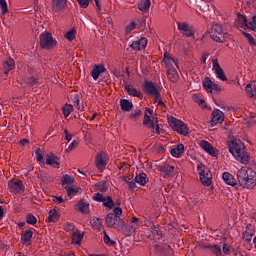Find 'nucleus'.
<instances>
[{
  "label": "nucleus",
  "instance_id": "6e6552de",
  "mask_svg": "<svg viewBox=\"0 0 256 256\" xmlns=\"http://www.w3.org/2000/svg\"><path fill=\"white\" fill-rule=\"evenodd\" d=\"M92 199L93 201H97V203H103V206L108 209H113L115 207V202L111 196H104L98 192L92 197Z\"/></svg>",
  "mask_w": 256,
  "mask_h": 256
},
{
  "label": "nucleus",
  "instance_id": "a211bd4d",
  "mask_svg": "<svg viewBox=\"0 0 256 256\" xmlns=\"http://www.w3.org/2000/svg\"><path fill=\"white\" fill-rule=\"evenodd\" d=\"M222 179L226 185H230L231 187H234V189L239 190V184L237 183V179H235V176L229 172H224L222 174Z\"/></svg>",
  "mask_w": 256,
  "mask_h": 256
},
{
  "label": "nucleus",
  "instance_id": "052dcab7",
  "mask_svg": "<svg viewBox=\"0 0 256 256\" xmlns=\"http://www.w3.org/2000/svg\"><path fill=\"white\" fill-rule=\"evenodd\" d=\"M245 91L247 93V95H249V97H251L253 99V93L251 91H255V89H253V84L249 83L246 85L245 87Z\"/></svg>",
  "mask_w": 256,
  "mask_h": 256
},
{
  "label": "nucleus",
  "instance_id": "4d7b16f0",
  "mask_svg": "<svg viewBox=\"0 0 256 256\" xmlns=\"http://www.w3.org/2000/svg\"><path fill=\"white\" fill-rule=\"evenodd\" d=\"M77 147H79V141L73 140L69 147L66 149V153H71V151H74V149H77Z\"/></svg>",
  "mask_w": 256,
  "mask_h": 256
},
{
  "label": "nucleus",
  "instance_id": "e433bc0d",
  "mask_svg": "<svg viewBox=\"0 0 256 256\" xmlns=\"http://www.w3.org/2000/svg\"><path fill=\"white\" fill-rule=\"evenodd\" d=\"M120 107H121L122 111L129 112V111H131V109H133V103L127 99H121Z\"/></svg>",
  "mask_w": 256,
  "mask_h": 256
},
{
  "label": "nucleus",
  "instance_id": "58836bf2",
  "mask_svg": "<svg viewBox=\"0 0 256 256\" xmlns=\"http://www.w3.org/2000/svg\"><path fill=\"white\" fill-rule=\"evenodd\" d=\"M81 96L79 94L74 95L73 97V102H74V107L78 109V111H85V106L81 104Z\"/></svg>",
  "mask_w": 256,
  "mask_h": 256
},
{
  "label": "nucleus",
  "instance_id": "49530a36",
  "mask_svg": "<svg viewBox=\"0 0 256 256\" xmlns=\"http://www.w3.org/2000/svg\"><path fill=\"white\" fill-rule=\"evenodd\" d=\"M107 215H112V218L121 219V215H123V209L117 206L113 209V213H108Z\"/></svg>",
  "mask_w": 256,
  "mask_h": 256
},
{
  "label": "nucleus",
  "instance_id": "6e6d98bb",
  "mask_svg": "<svg viewBox=\"0 0 256 256\" xmlns=\"http://www.w3.org/2000/svg\"><path fill=\"white\" fill-rule=\"evenodd\" d=\"M0 9L2 11V15L9 13V8L7 7V1L0 0Z\"/></svg>",
  "mask_w": 256,
  "mask_h": 256
},
{
  "label": "nucleus",
  "instance_id": "f3484780",
  "mask_svg": "<svg viewBox=\"0 0 256 256\" xmlns=\"http://www.w3.org/2000/svg\"><path fill=\"white\" fill-rule=\"evenodd\" d=\"M169 251H171V246L169 244L160 243L154 245V253L157 256H167Z\"/></svg>",
  "mask_w": 256,
  "mask_h": 256
},
{
  "label": "nucleus",
  "instance_id": "9b49d317",
  "mask_svg": "<svg viewBox=\"0 0 256 256\" xmlns=\"http://www.w3.org/2000/svg\"><path fill=\"white\" fill-rule=\"evenodd\" d=\"M178 30L184 37H195V30L187 22H177Z\"/></svg>",
  "mask_w": 256,
  "mask_h": 256
},
{
  "label": "nucleus",
  "instance_id": "c756f323",
  "mask_svg": "<svg viewBox=\"0 0 256 256\" xmlns=\"http://www.w3.org/2000/svg\"><path fill=\"white\" fill-rule=\"evenodd\" d=\"M166 75L172 83H177L179 81V73L177 72V68L166 70Z\"/></svg>",
  "mask_w": 256,
  "mask_h": 256
},
{
  "label": "nucleus",
  "instance_id": "09e8293b",
  "mask_svg": "<svg viewBox=\"0 0 256 256\" xmlns=\"http://www.w3.org/2000/svg\"><path fill=\"white\" fill-rule=\"evenodd\" d=\"M243 37H245L249 43V45L251 47H255L256 46V41L255 38H253V36L247 32H242Z\"/></svg>",
  "mask_w": 256,
  "mask_h": 256
},
{
  "label": "nucleus",
  "instance_id": "c03bdc74",
  "mask_svg": "<svg viewBox=\"0 0 256 256\" xmlns=\"http://www.w3.org/2000/svg\"><path fill=\"white\" fill-rule=\"evenodd\" d=\"M63 115L65 118L69 117L73 111H75V108H73V105L71 104H65L62 108Z\"/></svg>",
  "mask_w": 256,
  "mask_h": 256
},
{
  "label": "nucleus",
  "instance_id": "864d4df0",
  "mask_svg": "<svg viewBox=\"0 0 256 256\" xmlns=\"http://www.w3.org/2000/svg\"><path fill=\"white\" fill-rule=\"evenodd\" d=\"M26 223H28V225H35V223H37V217L31 213L27 214Z\"/></svg>",
  "mask_w": 256,
  "mask_h": 256
},
{
  "label": "nucleus",
  "instance_id": "423d86ee",
  "mask_svg": "<svg viewBox=\"0 0 256 256\" xmlns=\"http://www.w3.org/2000/svg\"><path fill=\"white\" fill-rule=\"evenodd\" d=\"M105 223L110 229H116L120 233H125L127 224L122 218H113V215H106Z\"/></svg>",
  "mask_w": 256,
  "mask_h": 256
},
{
  "label": "nucleus",
  "instance_id": "4c0bfd02",
  "mask_svg": "<svg viewBox=\"0 0 256 256\" xmlns=\"http://www.w3.org/2000/svg\"><path fill=\"white\" fill-rule=\"evenodd\" d=\"M66 191H67V195L68 197H75V195H77V193H79V191H81V188L79 186H69V187H65Z\"/></svg>",
  "mask_w": 256,
  "mask_h": 256
},
{
  "label": "nucleus",
  "instance_id": "6ab92c4d",
  "mask_svg": "<svg viewBox=\"0 0 256 256\" xmlns=\"http://www.w3.org/2000/svg\"><path fill=\"white\" fill-rule=\"evenodd\" d=\"M212 63L216 77H218L220 81H227V75H225V71H223V68H221V65H219V61L217 59H214L212 60Z\"/></svg>",
  "mask_w": 256,
  "mask_h": 256
},
{
  "label": "nucleus",
  "instance_id": "13d9d810",
  "mask_svg": "<svg viewBox=\"0 0 256 256\" xmlns=\"http://www.w3.org/2000/svg\"><path fill=\"white\" fill-rule=\"evenodd\" d=\"M210 251L216 256H221V247H219L218 245L210 246Z\"/></svg>",
  "mask_w": 256,
  "mask_h": 256
},
{
  "label": "nucleus",
  "instance_id": "bb28decb",
  "mask_svg": "<svg viewBox=\"0 0 256 256\" xmlns=\"http://www.w3.org/2000/svg\"><path fill=\"white\" fill-rule=\"evenodd\" d=\"M46 165H50V167H53L54 169H59V167H61L59 164V157L51 153L46 158Z\"/></svg>",
  "mask_w": 256,
  "mask_h": 256
},
{
  "label": "nucleus",
  "instance_id": "0eeeda50",
  "mask_svg": "<svg viewBox=\"0 0 256 256\" xmlns=\"http://www.w3.org/2000/svg\"><path fill=\"white\" fill-rule=\"evenodd\" d=\"M39 45L42 49L49 51V49L57 47V40L53 39L51 32H43L40 35Z\"/></svg>",
  "mask_w": 256,
  "mask_h": 256
},
{
  "label": "nucleus",
  "instance_id": "0e129e2a",
  "mask_svg": "<svg viewBox=\"0 0 256 256\" xmlns=\"http://www.w3.org/2000/svg\"><path fill=\"white\" fill-rule=\"evenodd\" d=\"M198 246L200 249H211L212 245L207 242H199Z\"/></svg>",
  "mask_w": 256,
  "mask_h": 256
},
{
  "label": "nucleus",
  "instance_id": "4be33fe9",
  "mask_svg": "<svg viewBox=\"0 0 256 256\" xmlns=\"http://www.w3.org/2000/svg\"><path fill=\"white\" fill-rule=\"evenodd\" d=\"M143 87H144L145 93H147L148 95H152V96L157 95V93L159 92V90L157 89L153 81H149V80L144 81Z\"/></svg>",
  "mask_w": 256,
  "mask_h": 256
},
{
  "label": "nucleus",
  "instance_id": "393cba45",
  "mask_svg": "<svg viewBox=\"0 0 256 256\" xmlns=\"http://www.w3.org/2000/svg\"><path fill=\"white\" fill-rule=\"evenodd\" d=\"M124 91H126L130 97H138V99H143V93L137 90V88L133 87L131 84H127Z\"/></svg>",
  "mask_w": 256,
  "mask_h": 256
},
{
  "label": "nucleus",
  "instance_id": "3c124183",
  "mask_svg": "<svg viewBox=\"0 0 256 256\" xmlns=\"http://www.w3.org/2000/svg\"><path fill=\"white\" fill-rule=\"evenodd\" d=\"M76 35H77V30L73 28L72 30L68 31L65 34V39H67L68 41H73Z\"/></svg>",
  "mask_w": 256,
  "mask_h": 256
},
{
  "label": "nucleus",
  "instance_id": "e2e57ef3",
  "mask_svg": "<svg viewBox=\"0 0 256 256\" xmlns=\"http://www.w3.org/2000/svg\"><path fill=\"white\" fill-rule=\"evenodd\" d=\"M247 27V29H251V31H254L256 33V26H255V22H246L245 26Z\"/></svg>",
  "mask_w": 256,
  "mask_h": 256
},
{
  "label": "nucleus",
  "instance_id": "412c9836",
  "mask_svg": "<svg viewBox=\"0 0 256 256\" xmlns=\"http://www.w3.org/2000/svg\"><path fill=\"white\" fill-rule=\"evenodd\" d=\"M147 38L141 37L137 41H133L130 45V48L133 49V51H143L147 47Z\"/></svg>",
  "mask_w": 256,
  "mask_h": 256
},
{
  "label": "nucleus",
  "instance_id": "37998d69",
  "mask_svg": "<svg viewBox=\"0 0 256 256\" xmlns=\"http://www.w3.org/2000/svg\"><path fill=\"white\" fill-rule=\"evenodd\" d=\"M237 25L238 27H245L247 25V16L241 13L237 14Z\"/></svg>",
  "mask_w": 256,
  "mask_h": 256
},
{
  "label": "nucleus",
  "instance_id": "603ef678",
  "mask_svg": "<svg viewBox=\"0 0 256 256\" xmlns=\"http://www.w3.org/2000/svg\"><path fill=\"white\" fill-rule=\"evenodd\" d=\"M27 85H30V87H35L37 83H39V78H36L35 76H30L26 79Z\"/></svg>",
  "mask_w": 256,
  "mask_h": 256
},
{
  "label": "nucleus",
  "instance_id": "20e7f679",
  "mask_svg": "<svg viewBox=\"0 0 256 256\" xmlns=\"http://www.w3.org/2000/svg\"><path fill=\"white\" fill-rule=\"evenodd\" d=\"M208 33L210 39H213L216 43H225L227 41V34L223 32V26L221 24H213Z\"/></svg>",
  "mask_w": 256,
  "mask_h": 256
},
{
  "label": "nucleus",
  "instance_id": "5701e85b",
  "mask_svg": "<svg viewBox=\"0 0 256 256\" xmlns=\"http://www.w3.org/2000/svg\"><path fill=\"white\" fill-rule=\"evenodd\" d=\"M200 147L204 149V151H206V153H208L212 157L217 156V150H215V147H213V145H211V143H209L208 141H200Z\"/></svg>",
  "mask_w": 256,
  "mask_h": 256
},
{
  "label": "nucleus",
  "instance_id": "79ce46f5",
  "mask_svg": "<svg viewBox=\"0 0 256 256\" xmlns=\"http://www.w3.org/2000/svg\"><path fill=\"white\" fill-rule=\"evenodd\" d=\"M62 185H71L75 183V177L69 174H65L61 179Z\"/></svg>",
  "mask_w": 256,
  "mask_h": 256
},
{
  "label": "nucleus",
  "instance_id": "2f4dec72",
  "mask_svg": "<svg viewBox=\"0 0 256 256\" xmlns=\"http://www.w3.org/2000/svg\"><path fill=\"white\" fill-rule=\"evenodd\" d=\"M60 218H61V215L59 214L57 209L54 208L49 211V216L47 218V222L48 223H57V221H59Z\"/></svg>",
  "mask_w": 256,
  "mask_h": 256
},
{
  "label": "nucleus",
  "instance_id": "69168bd1",
  "mask_svg": "<svg viewBox=\"0 0 256 256\" xmlns=\"http://www.w3.org/2000/svg\"><path fill=\"white\" fill-rule=\"evenodd\" d=\"M64 135H65V140L68 141H71V139H73V135L69 133V130L67 129H64Z\"/></svg>",
  "mask_w": 256,
  "mask_h": 256
},
{
  "label": "nucleus",
  "instance_id": "8fccbe9b",
  "mask_svg": "<svg viewBox=\"0 0 256 256\" xmlns=\"http://www.w3.org/2000/svg\"><path fill=\"white\" fill-rule=\"evenodd\" d=\"M141 115H143V112L141 111V109L134 110L132 113H130V119L132 121H138Z\"/></svg>",
  "mask_w": 256,
  "mask_h": 256
},
{
  "label": "nucleus",
  "instance_id": "ea45409f",
  "mask_svg": "<svg viewBox=\"0 0 256 256\" xmlns=\"http://www.w3.org/2000/svg\"><path fill=\"white\" fill-rule=\"evenodd\" d=\"M96 191H100L101 193H105L109 186L107 185V181L103 180L95 184Z\"/></svg>",
  "mask_w": 256,
  "mask_h": 256
},
{
  "label": "nucleus",
  "instance_id": "39448f33",
  "mask_svg": "<svg viewBox=\"0 0 256 256\" xmlns=\"http://www.w3.org/2000/svg\"><path fill=\"white\" fill-rule=\"evenodd\" d=\"M168 123L173 131H177V133L183 135V137H187V135H189V127L185 122L175 117H170L168 118Z\"/></svg>",
  "mask_w": 256,
  "mask_h": 256
},
{
  "label": "nucleus",
  "instance_id": "b1692460",
  "mask_svg": "<svg viewBox=\"0 0 256 256\" xmlns=\"http://www.w3.org/2000/svg\"><path fill=\"white\" fill-rule=\"evenodd\" d=\"M67 7V0H52V9L55 13H60V11H65Z\"/></svg>",
  "mask_w": 256,
  "mask_h": 256
},
{
  "label": "nucleus",
  "instance_id": "cd10ccee",
  "mask_svg": "<svg viewBox=\"0 0 256 256\" xmlns=\"http://www.w3.org/2000/svg\"><path fill=\"white\" fill-rule=\"evenodd\" d=\"M21 243L25 245H31V239H33V232L31 230H25L21 232Z\"/></svg>",
  "mask_w": 256,
  "mask_h": 256
},
{
  "label": "nucleus",
  "instance_id": "dca6fc26",
  "mask_svg": "<svg viewBox=\"0 0 256 256\" xmlns=\"http://www.w3.org/2000/svg\"><path fill=\"white\" fill-rule=\"evenodd\" d=\"M95 163L100 173H103V171H105V167H107V154L105 152L98 153L96 155Z\"/></svg>",
  "mask_w": 256,
  "mask_h": 256
},
{
  "label": "nucleus",
  "instance_id": "5fc2aeb1",
  "mask_svg": "<svg viewBox=\"0 0 256 256\" xmlns=\"http://www.w3.org/2000/svg\"><path fill=\"white\" fill-rule=\"evenodd\" d=\"M137 182L135 181V178L133 179V177H131L128 182H127V185H128V189L129 191H135V189H137Z\"/></svg>",
  "mask_w": 256,
  "mask_h": 256
},
{
  "label": "nucleus",
  "instance_id": "c9c22d12",
  "mask_svg": "<svg viewBox=\"0 0 256 256\" xmlns=\"http://www.w3.org/2000/svg\"><path fill=\"white\" fill-rule=\"evenodd\" d=\"M150 7H151V0H140V3H138V9L142 13H147Z\"/></svg>",
  "mask_w": 256,
  "mask_h": 256
},
{
  "label": "nucleus",
  "instance_id": "7c9ffc66",
  "mask_svg": "<svg viewBox=\"0 0 256 256\" xmlns=\"http://www.w3.org/2000/svg\"><path fill=\"white\" fill-rule=\"evenodd\" d=\"M252 237H253V225L247 224L246 230L242 236V239H244V241H246L247 243H251Z\"/></svg>",
  "mask_w": 256,
  "mask_h": 256
},
{
  "label": "nucleus",
  "instance_id": "1a4fd4ad",
  "mask_svg": "<svg viewBox=\"0 0 256 256\" xmlns=\"http://www.w3.org/2000/svg\"><path fill=\"white\" fill-rule=\"evenodd\" d=\"M162 61L165 64L166 71H169V69H176L175 67L179 69V59L170 55L169 52H164Z\"/></svg>",
  "mask_w": 256,
  "mask_h": 256
},
{
  "label": "nucleus",
  "instance_id": "c85d7f7f",
  "mask_svg": "<svg viewBox=\"0 0 256 256\" xmlns=\"http://www.w3.org/2000/svg\"><path fill=\"white\" fill-rule=\"evenodd\" d=\"M134 179L138 185H141V187H145V185L149 183V177H147V174L144 172L137 174Z\"/></svg>",
  "mask_w": 256,
  "mask_h": 256
},
{
  "label": "nucleus",
  "instance_id": "bf43d9fd",
  "mask_svg": "<svg viewBox=\"0 0 256 256\" xmlns=\"http://www.w3.org/2000/svg\"><path fill=\"white\" fill-rule=\"evenodd\" d=\"M81 9H87L91 0H76Z\"/></svg>",
  "mask_w": 256,
  "mask_h": 256
},
{
  "label": "nucleus",
  "instance_id": "de8ad7c7",
  "mask_svg": "<svg viewBox=\"0 0 256 256\" xmlns=\"http://www.w3.org/2000/svg\"><path fill=\"white\" fill-rule=\"evenodd\" d=\"M152 97H155V103H157L160 107H167L165 102H163V98L161 97V92H157L156 94L152 95Z\"/></svg>",
  "mask_w": 256,
  "mask_h": 256
},
{
  "label": "nucleus",
  "instance_id": "473e14b6",
  "mask_svg": "<svg viewBox=\"0 0 256 256\" xmlns=\"http://www.w3.org/2000/svg\"><path fill=\"white\" fill-rule=\"evenodd\" d=\"M170 153L172 157H181L183 153H185V145L183 144H178L175 148L170 150Z\"/></svg>",
  "mask_w": 256,
  "mask_h": 256
},
{
  "label": "nucleus",
  "instance_id": "aec40b11",
  "mask_svg": "<svg viewBox=\"0 0 256 256\" xmlns=\"http://www.w3.org/2000/svg\"><path fill=\"white\" fill-rule=\"evenodd\" d=\"M89 207L90 204L89 202L85 201V199H81L75 205V209H77L79 213H82L83 215H89V213H91V209Z\"/></svg>",
  "mask_w": 256,
  "mask_h": 256
},
{
  "label": "nucleus",
  "instance_id": "7ed1b4c3",
  "mask_svg": "<svg viewBox=\"0 0 256 256\" xmlns=\"http://www.w3.org/2000/svg\"><path fill=\"white\" fill-rule=\"evenodd\" d=\"M197 171L202 185L209 187L213 184V174L211 173V169H209V167L203 163H200L197 166Z\"/></svg>",
  "mask_w": 256,
  "mask_h": 256
},
{
  "label": "nucleus",
  "instance_id": "774afa93",
  "mask_svg": "<svg viewBox=\"0 0 256 256\" xmlns=\"http://www.w3.org/2000/svg\"><path fill=\"white\" fill-rule=\"evenodd\" d=\"M52 200L54 203H58V204L63 203V197L61 196H53Z\"/></svg>",
  "mask_w": 256,
  "mask_h": 256
},
{
  "label": "nucleus",
  "instance_id": "2eb2a0df",
  "mask_svg": "<svg viewBox=\"0 0 256 256\" xmlns=\"http://www.w3.org/2000/svg\"><path fill=\"white\" fill-rule=\"evenodd\" d=\"M211 117H212L210 121L211 127H215V125H218V123H223V121H225V113H223V111L219 109L213 110Z\"/></svg>",
  "mask_w": 256,
  "mask_h": 256
},
{
  "label": "nucleus",
  "instance_id": "4468645a",
  "mask_svg": "<svg viewBox=\"0 0 256 256\" xmlns=\"http://www.w3.org/2000/svg\"><path fill=\"white\" fill-rule=\"evenodd\" d=\"M158 171L164 174V179H171V177H175V166L168 163L159 166Z\"/></svg>",
  "mask_w": 256,
  "mask_h": 256
},
{
  "label": "nucleus",
  "instance_id": "338daca9",
  "mask_svg": "<svg viewBox=\"0 0 256 256\" xmlns=\"http://www.w3.org/2000/svg\"><path fill=\"white\" fill-rule=\"evenodd\" d=\"M36 159L39 162L43 161V154L41 153L40 149L36 150Z\"/></svg>",
  "mask_w": 256,
  "mask_h": 256
},
{
  "label": "nucleus",
  "instance_id": "680f3d73",
  "mask_svg": "<svg viewBox=\"0 0 256 256\" xmlns=\"http://www.w3.org/2000/svg\"><path fill=\"white\" fill-rule=\"evenodd\" d=\"M135 27H137V25L135 24V22H131L129 25L126 26L125 28V34L129 35V33H131V31H133V29H135Z\"/></svg>",
  "mask_w": 256,
  "mask_h": 256
},
{
  "label": "nucleus",
  "instance_id": "9d476101",
  "mask_svg": "<svg viewBox=\"0 0 256 256\" xmlns=\"http://www.w3.org/2000/svg\"><path fill=\"white\" fill-rule=\"evenodd\" d=\"M159 121L157 119L151 120V117L147 115V112L144 114L143 125L148 129H154V133L161 135V128L159 127Z\"/></svg>",
  "mask_w": 256,
  "mask_h": 256
},
{
  "label": "nucleus",
  "instance_id": "a19ab883",
  "mask_svg": "<svg viewBox=\"0 0 256 256\" xmlns=\"http://www.w3.org/2000/svg\"><path fill=\"white\" fill-rule=\"evenodd\" d=\"M90 224L92 229H101V227H103V220H101L100 218L94 217L90 221Z\"/></svg>",
  "mask_w": 256,
  "mask_h": 256
},
{
  "label": "nucleus",
  "instance_id": "f257e3e1",
  "mask_svg": "<svg viewBox=\"0 0 256 256\" xmlns=\"http://www.w3.org/2000/svg\"><path fill=\"white\" fill-rule=\"evenodd\" d=\"M239 187L243 189H253L256 187V172L253 168L244 166L237 172Z\"/></svg>",
  "mask_w": 256,
  "mask_h": 256
},
{
  "label": "nucleus",
  "instance_id": "ddd939ff",
  "mask_svg": "<svg viewBox=\"0 0 256 256\" xmlns=\"http://www.w3.org/2000/svg\"><path fill=\"white\" fill-rule=\"evenodd\" d=\"M8 188L10 189L11 193H23L25 191V185L21 180H9L8 181Z\"/></svg>",
  "mask_w": 256,
  "mask_h": 256
},
{
  "label": "nucleus",
  "instance_id": "f03ea898",
  "mask_svg": "<svg viewBox=\"0 0 256 256\" xmlns=\"http://www.w3.org/2000/svg\"><path fill=\"white\" fill-rule=\"evenodd\" d=\"M229 152L237 159L240 163L247 165L251 159L249 153L245 148V144L239 139H234L228 142Z\"/></svg>",
  "mask_w": 256,
  "mask_h": 256
},
{
  "label": "nucleus",
  "instance_id": "f704fd0d",
  "mask_svg": "<svg viewBox=\"0 0 256 256\" xmlns=\"http://www.w3.org/2000/svg\"><path fill=\"white\" fill-rule=\"evenodd\" d=\"M71 240L75 245H81V242L83 241V234H81V231L75 230L71 235Z\"/></svg>",
  "mask_w": 256,
  "mask_h": 256
},
{
  "label": "nucleus",
  "instance_id": "a18cd8bd",
  "mask_svg": "<svg viewBox=\"0 0 256 256\" xmlns=\"http://www.w3.org/2000/svg\"><path fill=\"white\" fill-rule=\"evenodd\" d=\"M103 233H104L103 241L105 245H108V247H114V245H116L117 243L111 240V237H109V234H107V231L104 230Z\"/></svg>",
  "mask_w": 256,
  "mask_h": 256
},
{
  "label": "nucleus",
  "instance_id": "f8f14e48",
  "mask_svg": "<svg viewBox=\"0 0 256 256\" xmlns=\"http://www.w3.org/2000/svg\"><path fill=\"white\" fill-rule=\"evenodd\" d=\"M202 85L208 93H213V91L221 93L222 91V88H220L219 85L213 82L209 77H205V79L202 82Z\"/></svg>",
  "mask_w": 256,
  "mask_h": 256
},
{
  "label": "nucleus",
  "instance_id": "72a5a7b5",
  "mask_svg": "<svg viewBox=\"0 0 256 256\" xmlns=\"http://www.w3.org/2000/svg\"><path fill=\"white\" fill-rule=\"evenodd\" d=\"M3 69H4L5 75H9V71H13V69H15V60H13L12 58H9L8 60H6L3 63Z\"/></svg>",
  "mask_w": 256,
  "mask_h": 256
},
{
  "label": "nucleus",
  "instance_id": "a878e982",
  "mask_svg": "<svg viewBox=\"0 0 256 256\" xmlns=\"http://www.w3.org/2000/svg\"><path fill=\"white\" fill-rule=\"evenodd\" d=\"M105 71H107V68H105L103 64H96L91 71V77H93L94 81H97V79H99V75H101V73H105Z\"/></svg>",
  "mask_w": 256,
  "mask_h": 256
}]
</instances>
